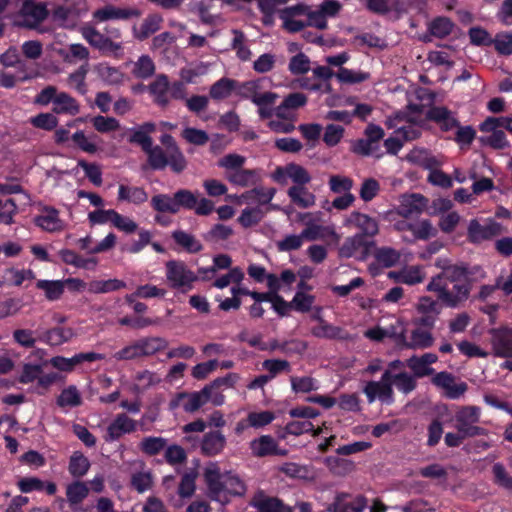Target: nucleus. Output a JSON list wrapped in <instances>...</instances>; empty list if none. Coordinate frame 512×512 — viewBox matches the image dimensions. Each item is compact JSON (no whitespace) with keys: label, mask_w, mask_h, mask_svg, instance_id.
<instances>
[{"label":"nucleus","mask_w":512,"mask_h":512,"mask_svg":"<svg viewBox=\"0 0 512 512\" xmlns=\"http://www.w3.org/2000/svg\"><path fill=\"white\" fill-rule=\"evenodd\" d=\"M204 477L210 496L221 503L229 500V496L242 495L245 486L242 480L231 473H221L217 464H209L205 468Z\"/></svg>","instance_id":"nucleus-1"},{"label":"nucleus","mask_w":512,"mask_h":512,"mask_svg":"<svg viewBox=\"0 0 512 512\" xmlns=\"http://www.w3.org/2000/svg\"><path fill=\"white\" fill-rule=\"evenodd\" d=\"M451 271L447 269L443 274L432 278L427 290L437 293L438 298L447 306L455 307L467 298L469 289L465 282L451 279Z\"/></svg>","instance_id":"nucleus-2"},{"label":"nucleus","mask_w":512,"mask_h":512,"mask_svg":"<svg viewBox=\"0 0 512 512\" xmlns=\"http://www.w3.org/2000/svg\"><path fill=\"white\" fill-rule=\"evenodd\" d=\"M322 212L299 213L298 219L304 224L303 236L308 241H332L339 242L340 236L333 225H322L319 223Z\"/></svg>","instance_id":"nucleus-3"},{"label":"nucleus","mask_w":512,"mask_h":512,"mask_svg":"<svg viewBox=\"0 0 512 512\" xmlns=\"http://www.w3.org/2000/svg\"><path fill=\"white\" fill-rule=\"evenodd\" d=\"M312 17V7L303 3L279 11L282 27L290 33H297L308 26L312 27Z\"/></svg>","instance_id":"nucleus-4"},{"label":"nucleus","mask_w":512,"mask_h":512,"mask_svg":"<svg viewBox=\"0 0 512 512\" xmlns=\"http://www.w3.org/2000/svg\"><path fill=\"white\" fill-rule=\"evenodd\" d=\"M165 276L170 288L187 292L192 289L198 276L183 261L170 260L165 264Z\"/></svg>","instance_id":"nucleus-5"},{"label":"nucleus","mask_w":512,"mask_h":512,"mask_svg":"<svg viewBox=\"0 0 512 512\" xmlns=\"http://www.w3.org/2000/svg\"><path fill=\"white\" fill-rule=\"evenodd\" d=\"M481 416V409L477 406H461L455 412V429L470 436L485 435V429L476 426Z\"/></svg>","instance_id":"nucleus-6"},{"label":"nucleus","mask_w":512,"mask_h":512,"mask_svg":"<svg viewBox=\"0 0 512 512\" xmlns=\"http://www.w3.org/2000/svg\"><path fill=\"white\" fill-rule=\"evenodd\" d=\"M421 120L422 114L416 110L410 116L396 114L394 118H389L386 124L389 128H395V134H398L403 141H410L420 136Z\"/></svg>","instance_id":"nucleus-7"},{"label":"nucleus","mask_w":512,"mask_h":512,"mask_svg":"<svg viewBox=\"0 0 512 512\" xmlns=\"http://www.w3.org/2000/svg\"><path fill=\"white\" fill-rule=\"evenodd\" d=\"M82 37L94 48L100 52L119 57L123 52V43L121 41H113L107 38L104 33L98 31L91 25H84L80 29Z\"/></svg>","instance_id":"nucleus-8"},{"label":"nucleus","mask_w":512,"mask_h":512,"mask_svg":"<svg viewBox=\"0 0 512 512\" xmlns=\"http://www.w3.org/2000/svg\"><path fill=\"white\" fill-rule=\"evenodd\" d=\"M506 232L504 226L492 218L484 219L482 222L472 219L467 228V236L470 242L479 244L491 240Z\"/></svg>","instance_id":"nucleus-9"},{"label":"nucleus","mask_w":512,"mask_h":512,"mask_svg":"<svg viewBox=\"0 0 512 512\" xmlns=\"http://www.w3.org/2000/svg\"><path fill=\"white\" fill-rule=\"evenodd\" d=\"M502 120H511V118L503 116L488 117L479 126L481 132L489 134L482 137L481 141L494 149H503L510 145L505 133L500 129L504 128V125H502V123L500 124Z\"/></svg>","instance_id":"nucleus-10"},{"label":"nucleus","mask_w":512,"mask_h":512,"mask_svg":"<svg viewBox=\"0 0 512 512\" xmlns=\"http://www.w3.org/2000/svg\"><path fill=\"white\" fill-rule=\"evenodd\" d=\"M390 377L391 371H385L379 381H370L365 385L363 392L369 403L379 400L390 405L394 402V391L389 380Z\"/></svg>","instance_id":"nucleus-11"},{"label":"nucleus","mask_w":512,"mask_h":512,"mask_svg":"<svg viewBox=\"0 0 512 512\" xmlns=\"http://www.w3.org/2000/svg\"><path fill=\"white\" fill-rule=\"evenodd\" d=\"M272 178L280 184H287L291 181L294 185H307L312 179L308 170L296 163L277 167Z\"/></svg>","instance_id":"nucleus-12"},{"label":"nucleus","mask_w":512,"mask_h":512,"mask_svg":"<svg viewBox=\"0 0 512 512\" xmlns=\"http://www.w3.org/2000/svg\"><path fill=\"white\" fill-rule=\"evenodd\" d=\"M34 224L48 233H60L67 227V223L60 218L59 211L52 206H43L34 217Z\"/></svg>","instance_id":"nucleus-13"},{"label":"nucleus","mask_w":512,"mask_h":512,"mask_svg":"<svg viewBox=\"0 0 512 512\" xmlns=\"http://www.w3.org/2000/svg\"><path fill=\"white\" fill-rule=\"evenodd\" d=\"M53 19L62 25L86 10L84 0H53Z\"/></svg>","instance_id":"nucleus-14"},{"label":"nucleus","mask_w":512,"mask_h":512,"mask_svg":"<svg viewBox=\"0 0 512 512\" xmlns=\"http://www.w3.org/2000/svg\"><path fill=\"white\" fill-rule=\"evenodd\" d=\"M206 392L199 391L178 393L169 403L171 410L182 408L187 413H194L206 404Z\"/></svg>","instance_id":"nucleus-15"},{"label":"nucleus","mask_w":512,"mask_h":512,"mask_svg":"<svg viewBox=\"0 0 512 512\" xmlns=\"http://www.w3.org/2000/svg\"><path fill=\"white\" fill-rule=\"evenodd\" d=\"M48 15L44 3H37L30 0L24 2L18 16V24L34 28L41 23Z\"/></svg>","instance_id":"nucleus-16"},{"label":"nucleus","mask_w":512,"mask_h":512,"mask_svg":"<svg viewBox=\"0 0 512 512\" xmlns=\"http://www.w3.org/2000/svg\"><path fill=\"white\" fill-rule=\"evenodd\" d=\"M136 430L137 421L130 418L125 413H120L117 414L108 425L106 434L104 435V440L106 442H114L126 434L134 433Z\"/></svg>","instance_id":"nucleus-17"},{"label":"nucleus","mask_w":512,"mask_h":512,"mask_svg":"<svg viewBox=\"0 0 512 512\" xmlns=\"http://www.w3.org/2000/svg\"><path fill=\"white\" fill-rule=\"evenodd\" d=\"M343 225L360 230L359 234H362L364 238L374 237L379 231V225L375 218L357 211H353L346 216Z\"/></svg>","instance_id":"nucleus-18"},{"label":"nucleus","mask_w":512,"mask_h":512,"mask_svg":"<svg viewBox=\"0 0 512 512\" xmlns=\"http://www.w3.org/2000/svg\"><path fill=\"white\" fill-rule=\"evenodd\" d=\"M428 200L421 194H403L399 197L396 213L404 218L421 214L427 207Z\"/></svg>","instance_id":"nucleus-19"},{"label":"nucleus","mask_w":512,"mask_h":512,"mask_svg":"<svg viewBox=\"0 0 512 512\" xmlns=\"http://www.w3.org/2000/svg\"><path fill=\"white\" fill-rule=\"evenodd\" d=\"M432 383L443 390L444 396L449 399L460 398L468 389L465 382L457 383L455 377L447 372H439L432 378Z\"/></svg>","instance_id":"nucleus-20"},{"label":"nucleus","mask_w":512,"mask_h":512,"mask_svg":"<svg viewBox=\"0 0 512 512\" xmlns=\"http://www.w3.org/2000/svg\"><path fill=\"white\" fill-rule=\"evenodd\" d=\"M342 9V4L336 0H325L317 9H312V27L325 30L328 27L327 18L336 17Z\"/></svg>","instance_id":"nucleus-21"},{"label":"nucleus","mask_w":512,"mask_h":512,"mask_svg":"<svg viewBox=\"0 0 512 512\" xmlns=\"http://www.w3.org/2000/svg\"><path fill=\"white\" fill-rule=\"evenodd\" d=\"M419 319L418 323L424 327L432 328L441 311V306L430 297L423 296L416 305Z\"/></svg>","instance_id":"nucleus-22"},{"label":"nucleus","mask_w":512,"mask_h":512,"mask_svg":"<svg viewBox=\"0 0 512 512\" xmlns=\"http://www.w3.org/2000/svg\"><path fill=\"white\" fill-rule=\"evenodd\" d=\"M366 506L367 501L363 496L339 494L328 510L329 512H363Z\"/></svg>","instance_id":"nucleus-23"},{"label":"nucleus","mask_w":512,"mask_h":512,"mask_svg":"<svg viewBox=\"0 0 512 512\" xmlns=\"http://www.w3.org/2000/svg\"><path fill=\"white\" fill-rule=\"evenodd\" d=\"M438 357L434 353H425L421 356H412L406 361V366L413 372L415 378H422L434 373L431 367Z\"/></svg>","instance_id":"nucleus-24"},{"label":"nucleus","mask_w":512,"mask_h":512,"mask_svg":"<svg viewBox=\"0 0 512 512\" xmlns=\"http://www.w3.org/2000/svg\"><path fill=\"white\" fill-rule=\"evenodd\" d=\"M250 449L252 454L256 457L286 454V450L280 449L275 439L270 435H263L252 440L250 442Z\"/></svg>","instance_id":"nucleus-25"},{"label":"nucleus","mask_w":512,"mask_h":512,"mask_svg":"<svg viewBox=\"0 0 512 512\" xmlns=\"http://www.w3.org/2000/svg\"><path fill=\"white\" fill-rule=\"evenodd\" d=\"M56 52L62 60L68 64H76L79 62H82V64H88L90 57L88 48L80 43L69 44L57 49Z\"/></svg>","instance_id":"nucleus-26"},{"label":"nucleus","mask_w":512,"mask_h":512,"mask_svg":"<svg viewBox=\"0 0 512 512\" xmlns=\"http://www.w3.org/2000/svg\"><path fill=\"white\" fill-rule=\"evenodd\" d=\"M226 446V437L220 431H209L204 434L200 449L206 456H216L220 454Z\"/></svg>","instance_id":"nucleus-27"},{"label":"nucleus","mask_w":512,"mask_h":512,"mask_svg":"<svg viewBox=\"0 0 512 512\" xmlns=\"http://www.w3.org/2000/svg\"><path fill=\"white\" fill-rule=\"evenodd\" d=\"M76 336V332L71 327H54L45 330L40 335V340L51 346H59L69 342Z\"/></svg>","instance_id":"nucleus-28"},{"label":"nucleus","mask_w":512,"mask_h":512,"mask_svg":"<svg viewBox=\"0 0 512 512\" xmlns=\"http://www.w3.org/2000/svg\"><path fill=\"white\" fill-rule=\"evenodd\" d=\"M156 130V125L153 122H145L130 129L129 142L138 144L144 151L150 149L153 144L151 134Z\"/></svg>","instance_id":"nucleus-29"},{"label":"nucleus","mask_w":512,"mask_h":512,"mask_svg":"<svg viewBox=\"0 0 512 512\" xmlns=\"http://www.w3.org/2000/svg\"><path fill=\"white\" fill-rule=\"evenodd\" d=\"M287 194L296 206L303 209L311 208L316 203V196L306 188V185H293Z\"/></svg>","instance_id":"nucleus-30"},{"label":"nucleus","mask_w":512,"mask_h":512,"mask_svg":"<svg viewBox=\"0 0 512 512\" xmlns=\"http://www.w3.org/2000/svg\"><path fill=\"white\" fill-rule=\"evenodd\" d=\"M53 113L75 116L80 112L78 101L66 92H59L55 98Z\"/></svg>","instance_id":"nucleus-31"},{"label":"nucleus","mask_w":512,"mask_h":512,"mask_svg":"<svg viewBox=\"0 0 512 512\" xmlns=\"http://www.w3.org/2000/svg\"><path fill=\"white\" fill-rule=\"evenodd\" d=\"M66 282L64 280L40 279L36 282V288L44 293L48 301H58L64 294Z\"/></svg>","instance_id":"nucleus-32"},{"label":"nucleus","mask_w":512,"mask_h":512,"mask_svg":"<svg viewBox=\"0 0 512 512\" xmlns=\"http://www.w3.org/2000/svg\"><path fill=\"white\" fill-rule=\"evenodd\" d=\"M494 354L499 357H512V329L496 332L493 339Z\"/></svg>","instance_id":"nucleus-33"},{"label":"nucleus","mask_w":512,"mask_h":512,"mask_svg":"<svg viewBox=\"0 0 512 512\" xmlns=\"http://www.w3.org/2000/svg\"><path fill=\"white\" fill-rule=\"evenodd\" d=\"M126 283L123 280L112 279H94L87 285V291L92 294H105L124 289Z\"/></svg>","instance_id":"nucleus-34"},{"label":"nucleus","mask_w":512,"mask_h":512,"mask_svg":"<svg viewBox=\"0 0 512 512\" xmlns=\"http://www.w3.org/2000/svg\"><path fill=\"white\" fill-rule=\"evenodd\" d=\"M149 91L156 104L166 106L170 102L169 81L165 75L157 76V78L149 85Z\"/></svg>","instance_id":"nucleus-35"},{"label":"nucleus","mask_w":512,"mask_h":512,"mask_svg":"<svg viewBox=\"0 0 512 512\" xmlns=\"http://www.w3.org/2000/svg\"><path fill=\"white\" fill-rule=\"evenodd\" d=\"M17 486L22 493L45 490L47 494L53 495L56 492V485L54 483H45L37 477H23L18 480Z\"/></svg>","instance_id":"nucleus-36"},{"label":"nucleus","mask_w":512,"mask_h":512,"mask_svg":"<svg viewBox=\"0 0 512 512\" xmlns=\"http://www.w3.org/2000/svg\"><path fill=\"white\" fill-rule=\"evenodd\" d=\"M132 15V11L113 5H106L93 12V20L97 23L108 20L128 19Z\"/></svg>","instance_id":"nucleus-37"},{"label":"nucleus","mask_w":512,"mask_h":512,"mask_svg":"<svg viewBox=\"0 0 512 512\" xmlns=\"http://www.w3.org/2000/svg\"><path fill=\"white\" fill-rule=\"evenodd\" d=\"M307 97L305 94L296 92L289 94L283 102L275 108V115L280 118H288L289 110L298 109L305 106Z\"/></svg>","instance_id":"nucleus-38"},{"label":"nucleus","mask_w":512,"mask_h":512,"mask_svg":"<svg viewBox=\"0 0 512 512\" xmlns=\"http://www.w3.org/2000/svg\"><path fill=\"white\" fill-rule=\"evenodd\" d=\"M406 159L416 165L422 166L425 169H432L442 165V161L437 159L425 149L415 148L411 150Z\"/></svg>","instance_id":"nucleus-39"},{"label":"nucleus","mask_w":512,"mask_h":512,"mask_svg":"<svg viewBox=\"0 0 512 512\" xmlns=\"http://www.w3.org/2000/svg\"><path fill=\"white\" fill-rule=\"evenodd\" d=\"M226 178L230 183L241 187L253 186L260 180L256 170L242 168L236 171L226 172Z\"/></svg>","instance_id":"nucleus-40"},{"label":"nucleus","mask_w":512,"mask_h":512,"mask_svg":"<svg viewBox=\"0 0 512 512\" xmlns=\"http://www.w3.org/2000/svg\"><path fill=\"white\" fill-rule=\"evenodd\" d=\"M306 287V283L301 281L298 284V291L291 300V308L297 312L306 313L313 308L315 297L304 291Z\"/></svg>","instance_id":"nucleus-41"},{"label":"nucleus","mask_w":512,"mask_h":512,"mask_svg":"<svg viewBox=\"0 0 512 512\" xmlns=\"http://www.w3.org/2000/svg\"><path fill=\"white\" fill-rule=\"evenodd\" d=\"M35 273L31 269H19L9 267L4 270V281L2 285L20 287L25 281L33 280Z\"/></svg>","instance_id":"nucleus-42"},{"label":"nucleus","mask_w":512,"mask_h":512,"mask_svg":"<svg viewBox=\"0 0 512 512\" xmlns=\"http://www.w3.org/2000/svg\"><path fill=\"white\" fill-rule=\"evenodd\" d=\"M98 77L108 85H120L125 81V74L108 63H99L95 66Z\"/></svg>","instance_id":"nucleus-43"},{"label":"nucleus","mask_w":512,"mask_h":512,"mask_svg":"<svg viewBox=\"0 0 512 512\" xmlns=\"http://www.w3.org/2000/svg\"><path fill=\"white\" fill-rule=\"evenodd\" d=\"M97 139V135H87L83 130H77L71 137V141L74 146L88 154H95L98 152L99 146Z\"/></svg>","instance_id":"nucleus-44"},{"label":"nucleus","mask_w":512,"mask_h":512,"mask_svg":"<svg viewBox=\"0 0 512 512\" xmlns=\"http://www.w3.org/2000/svg\"><path fill=\"white\" fill-rule=\"evenodd\" d=\"M278 99V95L274 92H263L254 100V104L258 107L259 116L262 119L271 118L275 114L274 104Z\"/></svg>","instance_id":"nucleus-45"},{"label":"nucleus","mask_w":512,"mask_h":512,"mask_svg":"<svg viewBox=\"0 0 512 512\" xmlns=\"http://www.w3.org/2000/svg\"><path fill=\"white\" fill-rule=\"evenodd\" d=\"M276 194V189L272 187L257 186L243 193V198H249V203H256L263 206L271 202Z\"/></svg>","instance_id":"nucleus-46"},{"label":"nucleus","mask_w":512,"mask_h":512,"mask_svg":"<svg viewBox=\"0 0 512 512\" xmlns=\"http://www.w3.org/2000/svg\"><path fill=\"white\" fill-rule=\"evenodd\" d=\"M56 403L63 409L78 407L82 404V395L75 385H69L60 392Z\"/></svg>","instance_id":"nucleus-47"},{"label":"nucleus","mask_w":512,"mask_h":512,"mask_svg":"<svg viewBox=\"0 0 512 512\" xmlns=\"http://www.w3.org/2000/svg\"><path fill=\"white\" fill-rule=\"evenodd\" d=\"M118 200L140 205L148 200V194L140 187L120 185L118 188Z\"/></svg>","instance_id":"nucleus-48"},{"label":"nucleus","mask_w":512,"mask_h":512,"mask_svg":"<svg viewBox=\"0 0 512 512\" xmlns=\"http://www.w3.org/2000/svg\"><path fill=\"white\" fill-rule=\"evenodd\" d=\"M366 248V241L362 234H355L348 237L339 248V255L343 258H351Z\"/></svg>","instance_id":"nucleus-49"},{"label":"nucleus","mask_w":512,"mask_h":512,"mask_svg":"<svg viewBox=\"0 0 512 512\" xmlns=\"http://www.w3.org/2000/svg\"><path fill=\"white\" fill-rule=\"evenodd\" d=\"M433 342L432 333L427 329L419 327L412 330L406 346L412 349H425L432 346Z\"/></svg>","instance_id":"nucleus-50"},{"label":"nucleus","mask_w":512,"mask_h":512,"mask_svg":"<svg viewBox=\"0 0 512 512\" xmlns=\"http://www.w3.org/2000/svg\"><path fill=\"white\" fill-rule=\"evenodd\" d=\"M391 385L395 386L400 392L404 394H409L416 388V378L413 374H409L407 372H398L392 373L389 378Z\"/></svg>","instance_id":"nucleus-51"},{"label":"nucleus","mask_w":512,"mask_h":512,"mask_svg":"<svg viewBox=\"0 0 512 512\" xmlns=\"http://www.w3.org/2000/svg\"><path fill=\"white\" fill-rule=\"evenodd\" d=\"M140 451L148 456H155L167 447V440L163 437L147 436L138 445Z\"/></svg>","instance_id":"nucleus-52"},{"label":"nucleus","mask_w":512,"mask_h":512,"mask_svg":"<svg viewBox=\"0 0 512 512\" xmlns=\"http://www.w3.org/2000/svg\"><path fill=\"white\" fill-rule=\"evenodd\" d=\"M161 381L162 378L159 374L145 370L135 376L134 388L137 392H144L158 386Z\"/></svg>","instance_id":"nucleus-53"},{"label":"nucleus","mask_w":512,"mask_h":512,"mask_svg":"<svg viewBox=\"0 0 512 512\" xmlns=\"http://www.w3.org/2000/svg\"><path fill=\"white\" fill-rule=\"evenodd\" d=\"M174 26L182 32L180 37L186 38V47L188 49L198 50L209 47V41L206 36L187 31L182 23H177Z\"/></svg>","instance_id":"nucleus-54"},{"label":"nucleus","mask_w":512,"mask_h":512,"mask_svg":"<svg viewBox=\"0 0 512 512\" xmlns=\"http://www.w3.org/2000/svg\"><path fill=\"white\" fill-rule=\"evenodd\" d=\"M88 66L89 64H81L79 68L72 72L67 78V84L80 94H85L87 91L85 79L88 73Z\"/></svg>","instance_id":"nucleus-55"},{"label":"nucleus","mask_w":512,"mask_h":512,"mask_svg":"<svg viewBox=\"0 0 512 512\" xmlns=\"http://www.w3.org/2000/svg\"><path fill=\"white\" fill-rule=\"evenodd\" d=\"M337 80L343 84H358L369 79V73L341 67L335 74Z\"/></svg>","instance_id":"nucleus-56"},{"label":"nucleus","mask_w":512,"mask_h":512,"mask_svg":"<svg viewBox=\"0 0 512 512\" xmlns=\"http://www.w3.org/2000/svg\"><path fill=\"white\" fill-rule=\"evenodd\" d=\"M151 206L154 210L158 212H168L172 214H176L177 212V204L175 201V196H171L168 194H158L152 197Z\"/></svg>","instance_id":"nucleus-57"},{"label":"nucleus","mask_w":512,"mask_h":512,"mask_svg":"<svg viewBox=\"0 0 512 512\" xmlns=\"http://www.w3.org/2000/svg\"><path fill=\"white\" fill-rule=\"evenodd\" d=\"M138 341L143 356L154 355L155 353L164 350L168 346L167 340L162 337H147L139 339Z\"/></svg>","instance_id":"nucleus-58"},{"label":"nucleus","mask_w":512,"mask_h":512,"mask_svg":"<svg viewBox=\"0 0 512 512\" xmlns=\"http://www.w3.org/2000/svg\"><path fill=\"white\" fill-rule=\"evenodd\" d=\"M89 493L87 485L83 482H74L68 485L66 490L67 499L72 507L80 504Z\"/></svg>","instance_id":"nucleus-59"},{"label":"nucleus","mask_w":512,"mask_h":512,"mask_svg":"<svg viewBox=\"0 0 512 512\" xmlns=\"http://www.w3.org/2000/svg\"><path fill=\"white\" fill-rule=\"evenodd\" d=\"M90 467V462L83 453L74 452L69 461V472L75 477H81L87 473Z\"/></svg>","instance_id":"nucleus-60"},{"label":"nucleus","mask_w":512,"mask_h":512,"mask_svg":"<svg viewBox=\"0 0 512 512\" xmlns=\"http://www.w3.org/2000/svg\"><path fill=\"white\" fill-rule=\"evenodd\" d=\"M411 233L416 240H427L436 235V229L427 219L412 222Z\"/></svg>","instance_id":"nucleus-61"},{"label":"nucleus","mask_w":512,"mask_h":512,"mask_svg":"<svg viewBox=\"0 0 512 512\" xmlns=\"http://www.w3.org/2000/svg\"><path fill=\"white\" fill-rule=\"evenodd\" d=\"M232 33L234 37L231 43V47L236 52L237 57L241 61L250 60L252 52L246 44V38L244 34L239 30H233Z\"/></svg>","instance_id":"nucleus-62"},{"label":"nucleus","mask_w":512,"mask_h":512,"mask_svg":"<svg viewBox=\"0 0 512 512\" xmlns=\"http://www.w3.org/2000/svg\"><path fill=\"white\" fill-rule=\"evenodd\" d=\"M264 217V212L260 207L245 208L238 217L239 224L244 228L257 225Z\"/></svg>","instance_id":"nucleus-63"},{"label":"nucleus","mask_w":512,"mask_h":512,"mask_svg":"<svg viewBox=\"0 0 512 512\" xmlns=\"http://www.w3.org/2000/svg\"><path fill=\"white\" fill-rule=\"evenodd\" d=\"M155 71V65L153 60L148 55H142L134 63L132 74L136 78L146 79L153 75Z\"/></svg>","instance_id":"nucleus-64"}]
</instances>
